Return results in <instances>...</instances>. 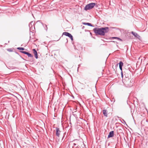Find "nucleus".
I'll use <instances>...</instances> for the list:
<instances>
[{
    "label": "nucleus",
    "mask_w": 148,
    "mask_h": 148,
    "mask_svg": "<svg viewBox=\"0 0 148 148\" xmlns=\"http://www.w3.org/2000/svg\"><path fill=\"white\" fill-rule=\"evenodd\" d=\"M29 27L30 30L31 31L32 30V31H34V30L35 29V26L34 25V26H32V27Z\"/></svg>",
    "instance_id": "ddd939ff"
},
{
    "label": "nucleus",
    "mask_w": 148,
    "mask_h": 148,
    "mask_svg": "<svg viewBox=\"0 0 148 148\" xmlns=\"http://www.w3.org/2000/svg\"><path fill=\"white\" fill-rule=\"evenodd\" d=\"M129 81H128V82L127 81L126 82H125V85H126L127 86H131L130 85H129L128 84V83L129 82Z\"/></svg>",
    "instance_id": "f3484780"
},
{
    "label": "nucleus",
    "mask_w": 148,
    "mask_h": 148,
    "mask_svg": "<svg viewBox=\"0 0 148 148\" xmlns=\"http://www.w3.org/2000/svg\"><path fill=\"white\" fill-rule=\"evenodd\" d=\"M56 136L58 137H59L61 133V131L60 128L58 127H56Z\"/></svg>",
    "instance_id": "20e7f679"
},
{
    "label": "nucleus",
    "mask_w": 148,
    "mask_h": 148,
    "mask_svg": "<svg viewBox=\"0 0 148 148\" xmlns=\"http://www.w3.org/2000/svg\"><path fill=\"white\" fill-rule=\"evenodd\" d=\"M114 131H112L110 132L108 136V138H110L111 137H112L114 136Z\"/></svg>",
    "instance_id": "0eeeda50"
},
{
    "label": "nucleus",
    "mask_w": 148,
    "mask_h": 148,
    "mask_svg": "<svg viewBox=\"0 0 148 148\" xmlns=\"http://www.w3.org/2000/svg\"><path fill=\"white\" fill-rule=\"evenodd\" d=\"M42 25L44 26V24H43V23H42Z\"/></svg>",
    "instance_id": "cd10ccee"
},
{
    "label": "nucleus",
    "mask_w": 148,
    "mask_h": 148,
    "mask_svg": "<svg viewBox=\"0 0 148 148\" xmlns=\"http://www.w3.org/2000/svg\"><path fill=\"white\" fill-rule=\"evenodd\" d=\"M33 51L34 54L35 56V57L36 59H37L38 58L37 53L35 49H33Z\"/></svg>",
    "instance_id": "6e6552de"
},
{
    "label": "nucleus",
    "mask_w": 148,
    "mask_h": 148,
    "mask_svg": "<svg viewBox=\"0 0 148 148\" xmlns=\"http://www.w3.org/2000/svg\"><path fill=\"white\" fill-rule=\"evenodd\" d=\"M121 76L122 78H123V73L122 71H121Z\"/></svg>",
    "instance_id": "aec40b11"
},
{
    "label": "nucleus",
    "mask_w": 148,
    "mask_h": 148,
    "mask_svg": "<svg viewBox=\"0 0 148 148\" xmlns=\"http://www.w3.org/2000/svg\"><path fill=\"white\" fill-rule=\"evenodd\" d=\"M80 146L78 145L77 146L76 148H79Z\"/></svg>",
    "instance_id": "4be33fe9"
},
{
    "label": "nucleus",
    "mask_w": 148,
    "mask_h": 148,
    "mask_svg": "<svg viewBox=\"0 0 148 148\" xmlns=\"http://www.w3.org/2000/svg\"><path fill=\"white\" fill-rule=\"evenodd\" d=\"M131 33L135 36V37L136 38H139L140 37V36L137 33L135 32H134L132 31L131 32Z\"/></svg>",
    "instance_id": "423d86ee"
},
{
    "label": "nucleus",
    "mask_w": 148,
    "mask_h": 148,
    "mask_svg": "<svg viewBox=\"0 0 148 148\" xmlns=\"http://www.w3.org/2000/svg\"><path fill=\"white\" fill-rule=\"evenodd\" d=\"M40 21H37V22H40Z\"/></svg>",
    "instance_id": "bb28decb"
},
{
    "label": "nucleus",
    "mask_w": 148,
    "mask_h": 148,
    "mask_svg": "<svg viewBox=\"0 0 148 148\" xmlns=\"http://www.w3.org/2000/svg\"><path fill=\"white\" fill-rule=\"evenodd\" d=\"M45 29L46 31H47V25H45Z\"/></svg>",
    "instance_id": "a211bd4d"
},
{
    "label": "nucleus",
    "mask_w": 148,
    "mask_h": 148,
    "mask_svg": "<svg viewBox=\"0 0 148 148\" xmlns=\"http://www.w3.org/2000/svg\"><path fill=\"white\" fill-rule=\"evenodd\" d=\"M83 24L85 25H87L90 26H93L91 23H83Z\"/></svg>",
    "instance_id": "f8f14e48"
},
{
    "label": "nucleus",
    "mask_w": 148,
    "mask_h": 148,
    "mask_svg": "<svg viewBox=\"0 0 148 148\" xmlns=\"http://www.w3.org/2000/svg\"><path fill=\"white\" fill-rule=\"evenodd\" d=\"M17 49L20 50H23L25 49L23 47H18Z\"/></svg>",
    "instance_id": "dca6fc26"
},
{
    "label": "nucleus",
    "mask_w": 148,
    "mask_h": 148,
    "mask_svg": "<svg viewBox=\"0 0 148 148\" xmlns=\"http://www.w3.org/2000/svg\"><path fill=\"white\" fill-rule=\"evenodd\" d=\"M118 64H116V66H118Z\"/></svg>",
    "instance_id": "a878e982"
},
{
    "label": "nucleus",
    "mask_w": 148,
    "mask_h": 148,
    "mask_svg": "<svg viewBox=\"0 0 148 148\" xmlns=\"http://www.w3.org/2000/svg\"><path fill=\"white\" fill-rule=\"evenodd\" d=\"M119 69L121 71H122V67H119Z\"/></svg>",
    "instance_id": "412c9836"
},
{
    "label": "nucleus",
    "mask_w": 148,
    "mask_h": 148,
    "mask_svg": "<svg viewBox=\"0 0 148 148\" xmlns=\"http://www.w3.org/2000/svg\"><path fill=\"white\" fill-rule=\"evenodd\" d=\"M66 40H67V41H68V40H67V39H66Z\"/></svg>",
    "instance_id": "c85d7f7f"
},
{
    "label": "nucleus",
    "mask_w": 148,
    "mask_h": 148,
    "mask_svg": "<svg viewBox=\"0 0 148 148\" xmlns=\"http://www.w3.org/2000/svg\"><path fill=\"white\" fill-rule=\"evenodd\" d=\"M73 141L75 143H73V145L74 146L76 145H78L79 143V141L77 140H73Z\"/></svg>",
    "instance_id": "9d476101"
},
{
    "label": "nucleus",
    "mask_w": 148,
    "mask_h": 148,
    "mask_svg": "<svg viewBox=\"0 0 148 148\" xmlns=\"http://www.w3.org/2000/svg\"><path fill=\"white\" fill-rule=\"evenodd\" d=\"M123 122H124L126 124V122H125V121L124 120H123Z\"/></svg>",
    "instance_id": "393cba45"
},
{
    "label": "nucleus",
    "mask_w": 148,
    "mask_h": 148,
    "mask_svg": "<svg viewBox=\"0 0 148 148\" xmlns=\"http://www.w3.org/2000/svg\"><path fill=\"white\" fill-rule=\"evenodd\" d=\"M20 52L23 54L27 55L28 57L32 58L33 57V56L30 53L25 51H21Z\"/></svg>",
    "instance_id": "39448f33"
},
{
    "label": "nucleus",
    "mask_w": 148,
    "mask_h": 148,
    "mask_svg": "<svg viewBox=\"0 0 148 148\" xmlns=\"http://www.w3.org/2000/svg\"><path fill=\"white\" fill-rule=\"evenodd\" d=\"M96 5V3H90L85 6L84 10L86 11L88 10H90L93 8Z\"/></svg>",
    "instance_id": "f03ea898"
},
{
    "label": "nucleus",
    "mask_w": 148,
    "mask_h": 148,
    "mask_svg": "<svg viewBox=\"0 0 148 148\" xmlns=\"http://www.w3.org/2000/svg\"><path fill=\"white\" fill-rule=\"evenodd\" d=\"M7 50L10 52H11L12 51L11 49H7Z\"/></svg>",
    "instance_id": "6ab92c4d"
},
{
    "label": "nucleus",
    "mask_w": 148,
    "mask_h": 148,
    "mask_svg": "<svg viewBox=\"0 0 148 148\" xmlns=\"http://www.w3.org/2000/svg\"><path fill=\"white\" fill-rule=\"evenodd\" d=\"M34 22L33 21H32L30 23L29 25V27H32V26H34Z\"/></svg>",
    "instance_id": "9b49d317"
},
{
    "label": "nucleus",
    "mask_w": 148,
    "mask_h": 148,
    "mask_svg": "<svg viewBox=\"0 0 148 148\" xmlns=\"http://www.w3.org/2000/svg\"><path fill=\"white\" fill-rule=\"evenodd\" d=\"M62 34L69 37L72 41L73 40V36L71 34L67 32H64Z\"/></svg>",
    "instance_id": "7ed1b4c3"
},
{
    "label": "nucleus",
    "mask_w": 148,
    "mask_h": 148,
    "mask_svg": "<svg viewBox=\"0 0 148 148\" xmlns=\"http://www.w3.org/2000/svg\"><path fill=\"white\" fill-rule=\"evenodd\" d=\"M123 122H124L126 124V122H125V121L124 120H123Z\"/></svg>",
    "instance_id": "b1692460"
},
{
    "label": "nucleus",
    "mask_w": 148,
    "mask_h": 148,
    "mask_svg": "<svg viewBox=\"0 0 148 148\" xmlns=\"http://www.w3.org/2000/svg\"><path fill=\"white\" fill-rule=\"evenodd\" d=\"M119 67H122L123 66V63L122 61L120 62L119 63Z\"/></svg>",
    "instance_id": "4468645a"
},
{
    "label": "nucleus",
    "mask_w": 148,
    "mask_h": 148,
    "mask_svg": "<svg viewBox=\"0 0 148 148\" xmlns=\"http://www.w3.org/2000/svg\"><path fill=\"white\" fill-rule=\"evenodd\" d=\"M64 136H63V137H62V141H63V138H64Z\"/></svg>",
    "instance_id": "5701e85b"
},
{
    "label": "nucleus",
    "mask_w": 148,
    "mask_h": 148,
    "mask_svg": "<svg viewBox=\"0 0 148 148\" xmlns=\"http://www.w3.org/2000/svg\"><path fill=\"white\" fill-rule=\"evenodd\" d=\"M103 112L104 115L106 117H108V111L104 109L103 110Z\"/></svg>",
    "instance_id": "1a4fd4ad"
},
{
    "label": "nucleus",
    "mask_w": 148,
    "mask_h": 148,
    "mask_svg": "<svg viewBox=\"0 0 148 148\" xmlns=\"http://www.w3.org/2000/svg\"><path fill=\"white\" fill-rule=\"evenodd\" d=\"M115 27H113V28H115Z\"/></svg>",
    "instance_id": "c756f323"
},
{
    "label": "nucleus",
    "mask_w": 148,
    "mask_h": 148,
    "mask_svg": "<svg viewBox=\"0 0 148 148\" xmlns=\"http://www.w3.org/2000/svg\"><path fill=\"white\" fill-rule=\"evenodd\" d=\"M117 39L118 40H120V41H122V40L121 39L118 38V37H112V39Z\"/></svg>",
    "instance_id": "2eb2a0df"
},
{
    "label": "nucleus",
    "mask_w": 148,
    "mask_h": 148,
    "mask_svg": "<svg viewBox=\"0 0 148 148\" xmlns=\"http://www.w3.org/2000/svg\"><path fill=\"white\" fill-rule=\"evenodd\" d=\"M93 31L96 36L99 35L104 36L106 34L109 32V29L108 27L101 28L95 27L93 29Z\"/></svg>",
    "instance_id": "f257e3e1"
}]
</instances>
